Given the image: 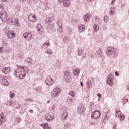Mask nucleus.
<instances>
[{
    "label": "nucleus",
    "instance_id": "1",
    "mask_svg": "<svg viewBox=\"0 0 129 129\" xmlns=\"http://www.w3.org/2000/svg\"><path fill=\"white\" fill-rule=\"evenodd\" d=\"M14 74L17 77H19V79H24L26 77V72L24 71H20L19 69L15 70Z\"/></svg>",
    "mask_w": 129,
    "mask_h": 129
},
{
    "label": "nucleus",
    "instance_id": "2",
    "mask_svg": "<svg viewBox=\"0 0 129 129\" xmlns=\"http://www.w3.org/2000/svg\"><path fill=\"white\" fill-rule=\"evenodd\" d=\"M115 52H116V49L112 47H108L106 51V53L108 56H113V55H115Z\"/></svg>",
    "mask_w": 129,
    "mask_h": 129
},
{
    "label": "nucleus",
    "instance_id": "3",
    "mask_svg": "<svg viewBox=\"0 0 129 129\" xmlns=\"http://www.w3.org/2000/svg\"><path fill=\"white\" fill-rule=\"evenodd\" d=\"M101 116V112L100 111L95 110L92 113L91 118L94 119H98Z\"/></svg>",
    "mask_w": 129,
    "mask_h": 129
},
{
    "label": "nucleus",
    "instance_id": "4",
    "mask_svg": "<svg viewBox=\"0 0 129 129\" xmlns=\"http://www.w3.org/2000/svg\"><path fill=\"white\" fill-rule=\"evenodd\" d=\"M60 94V88H55L53 89V91L51 93V96L54 98H56L58 95Z\"/></svg>",
    "mask_w": 129,
    "mask_h": 129
},
{
    "label": "nucleus",
    "instance_id": "5",
    "mask_svg": "<svg viewBox=\"0 0 129 129\" xmlns=\"http://www.w3.org/2000/svg\"><path fill=\"white\" fill-rule=\"evenodd\" d=\"M0 19L2 21H3V22H6V21L8 20V14L6 13L5 11H2L0 12Z\"/></svg>",
    "mask_w": 129,
    "mask_h": 129
},
{
    "label": "nucleus",
    "instance_id": "6",
    "mask_svg": "<svg viewBox=\"0 0 129 129\" xmlns=\"http://www.w3.org/2000/svg\"><path fill=\"white\" fill-rule=\"evenodd\" d=\"M55 28V24L54 22H50L46 26V29L47 30L48 33L52 32V30Z\"/></svg>",
    "mask_w": 129,
    "mask_h": 129
},
{
    "label": "nucleus",
    "instance_id": "7",
    "mask_svg": "<svg viewBox=\"0 0 129 129\" xmlns=\"http://www.w3.org/2000/svg\"><path fill=\"white\" fill-rule=\"evenodd\" d=\"M64 77L66 78L67 83H69V82L71 80V73H70V71H67L64 72Z\"/></svg>",
    "mask_w": 129,
    "mask_h": 129
},
{
    "label": "nucleus",
    "instance_id": "8",
    "mask_svg": "<svg viewBox=\"0 0 129 129\" xmlns=\"http://www.w3.org/2000/svg\"><path fill=\"white\" fill-rule=\"evenodd\" d=\"M23 37L27 41H30L33 37V34L31 32H26L23 34Z\"/></svg>",
    "mask_w": 129,
    "mask_h": 129
},
{
    "label": "nucleus",
    "instance_id": "9",
    "mask_svg": "<svg viewBox=\"0 0 129 129\" xmlns=\"http://www.w3.org/2000/svg\"><path fill=\"white\" fill-rule=\"evenodd\" d=\"M46 85H52L54 84V81L51 78V76H48L45 81Z\"/></svg>",
    "mask_w": 129,
    "mask_h": 129
},
{
    "label": "nucleus",
    "instance_id": "10",
    "mask_svg": "<svg viewBox=\"0 0 129 129\" xmlns=\"http://www.w3.org/2000/svg\"><path fill=\"white\" fill-rule=\"evenodd\" d=\"M7 36L9 39H13L14 37H16V32L14 30H10L7 33Z\"/></svg>",
    "mask_w": 129,
    "mask_h": 129
},
{
    "label": "nucleus",
    "instance_id": "11",
    "mask_svg": "<svg viewBox=\"0 0 129 129\" xmlns=\"http://www.w3.org/2000/svg\"><path fill=\"white\" fill-rule=\"evenodd\" d=\"M112 79H113V77L111 76H108L107 80H106V83L108 85H113V82H112Z\"/></svg>",
    "mask_w": 129,
    "mask_h": 129
},
{
    "label": "nucleus",
    "instance_id": "12",
    "mask_svg": "<svg viewBox=\"0 0 129 129\" xmlns=\"http://www.w3.org/2000/svg\"><path fill=\"white\" fill-rule=\"evenodd\" d=\"M6 119L7 118H6L5 115H2L0 114V125H2L3 124V122H6Z\"/></svg>",
    "mask_w": 129,
    "mask_h": 129
},
{
    "label": "nucleus",
    "instance_id": "13",
    "mask_svg": "<svg viewBox=\"0 0 129 129\" xmlns=\"http://www.w3.org/2000/svg\"><path fill=\"white\" fill-rule=\"evenodd\" d=\"M7 78H8V77H7L6 76L3 77V80H2V83H3V84L4 85H5L6 86H8L10 85V83L9 82L8 80H7Z\"/></svg>",
    "mask_w": 129,
    "mask_h": 129
},
{
    "label": "nucleus",
    "instance_id": "14",
    "mask_svg": "<svg viewBox=\"0 0 129 129\" xmlns=\"http://www.w3.org/2000/svg\"><path fill=\"white\" fill-rule=\"evenodd\" d=\"M84 30H85V26L84 24H80L79 25V31L80 33H82V32H84Z\"/></svg>",
    "mask_w": 129,
    "mask_h": 129
},
{
    "label": "nucleus",
    "instance_id": "15",
    "mask_svg": "<svg viewBox=\"0 0 129 129\" xmlns=\"http://www.w3.org/2000/svg\"><path fill=\"white\" fill-rule=\"evenodd\" d=\"M36 29L38 30L39 34H41L43 32V26L40 24L37 25Z\"/></svg>",
    "mask_w": 129,
    "mask_h": 129
},
{
    "label": "nucleus",
    "instance_id": "16",
    "mask_svg": "<svg viewBox=\"0 0 129 129\" xmlns=\"http://www.w3.org/2000/svg\"><path fill=\"white\" fill-rule=\"evenodd\" d=\"M28 19L30 22H36V20H37L36 18V15H30L28 16Z\"/></svg>",
    "mask_w": 129,
    "mask_h": 129
},
{
    "label": "nucleus",
    "instance_id": "17",
    "mask_svg": "<svg viewBox=\"0 0 129 129\" xmlns=\"http://www.w3.org/2000/svg\"><path fill=\"white\" fill-rule=\"evenodd\" d=\"M11 71V68L10 67H6L5 68L3 69L2 72L4 74H8V73H10V72Z\"/></svg>",
    "mask_w": 129,
    "mask_h": 129
},
{
    "label": "nucleus",
    "instance_id": "18",
    "mask_svg": "<svg viewBox=\"0 0 129 129\" xmlns=\"http://www.w3.org/2000/svg\"><path fill=\"white\" fill-rule=\"evenodd\" d=\"M67 117H68V112H67V111H63L61 115V118L62 120H65L66 119H67Z\"/></svg>",
    "mask_w": 129,
    "mask_h": 129
},
{
    "label": "nucleus",
    "instance_id": "19",
    "mask_svg": "<svg viewBox=\"0 0 129 129\" xmlns=\"http://www.w3.org/2000/svg\"><path fill=\"white\" fill-rule=\"evenodd\" d=\"M54 117H55L54 115H49L45 117V120H47V121H51V120H52V119H54Z\"/></svg>",
    "mask_w": 129,
    "mask_h": 129
},
{
    "label": "nucleus",
    "instance_id": "20",
    "mask_svg": "<svg viewBox=\"0 0 129 129\" xmlns=\"http://www.w3.org/2000/svg\"><path fill=\"white\" fill-rule=\"evenodd\" d=\"M97 55H98V57H99V58H102V56H103V54H102V52H101V48H99L98 50Z\"/></svg>",
    "mask_w": 129,
    "mask_h": 129
},
{
    "label": "nucleus",
    "instance_id": "21",
    "mask_svg": "<svg viewBox=\"0 0 129 129\" xmlns=\"http://www.w3.org/2000/svg\"><path fill=\"white\" fill-rule=\"evenodd\" d=\"M73 72L75 76H78L79 75V74L80 73V70L79 69L74 70Z\"/></svg>",
    "mask_w": 129,
    "mask_h": 129
},
{
    "label": "nucleus",
    "instance_id": "22",
    "mask_svg": "<svg viewBox=\"0 0 129 129\" xmlns=\"http://www.w3.org/2000/svg\"><path fill=\"white\" fill-rule=\"evenodd\" d=\"M73 101V98L69 97L67 99V102L69 104H71Z\"/></svg>",
    "mask_w": 129,
    "mask_h": 129
},
{
    "label": "nucleus",
    "instance_id": "23",
    "mask_svg": "<svg viewBox=\"0 0 129 129\" xmlns=\"http://www.w3.org/2000/svg\"><path fill=\"white\" fill-rule=\"evenodd\" d=\"M78 110H82V112H84L85 111V107L82 105H80L78 108Z\"/></svg>",
    "mask_w": 129,
    "mask_h": 129
},
{
    "label": "nucleus",
    "instance_id": "24",
    "mask_svg": "<svg viewBox=\"0 0 129 129\" xmlns=\"http://www.w3.org/2000/svg\"><path fill=\"white\" fill-rule=\"evenodd\" d=\"M63 4L65 7H69V5L70 4V1L69 0H66L63 2Z\"/></svg>",
    "mask_w": 129,
    "mask_h": 129
},
{
    "label": "nucleus",
    "instance_id": "25",
    "mask_svg": "<svg viewBox=\"0 0 129 129\" xmlns=\"http://www.w3.org/2000/svg\"><path fill=\"white\" fill-rule=\"evenodd\" d=\"M25 62L27 63H29V64H31L32 63V57H28L26 59H25Z\"/></svg>",
    "mask_w": 129,
    "mask_h": 129
},
{
    "label": "nucleus",
    "instance_id": "26",
    "mask_svg": "<svg viewBox=\"0 0 129 129\" xmlns=\"http://www.w3.org/2000/svg\"><path fill=\"white\" fill-rule=\"evenodd\" d=\"M99 30V26L97 24L94 25V32H97Z\"/></svg>",
    "mask_w": 129,
    "mask_h": 129
},
{
    "label": "nucleus",
    "instance_id": "27",
    "mask_svg": "<svg viewBox=\"0 0 129 129\" xmlns=\"http://www.w3.org/2000/svg\"><path fill=\"white\" fill-rule=\"evenodd\" d=\"M50 46V42L48 40H47L44 44L43 46L45 48H47V47H49Z\"/></svg>",
    "mask_w": 129,
    "mask_h": 129
},
{
    "label": "nucleus",
    "instance_id": "28",
    "mask_svg": "<svg viewBox=\"0 0 129 129\" xmlns=\"http://www.w3.org/2000/svg\"><path fill=\"white\" fill-rule=\"evenodd\" d=\"M14 25H16L17 27H20L21 25L19 23V19H16L14 22Z\"/></svg>",
    "mask_w": 129,
    "mask_h": 129
},
{
    "label": "nucleus",
    "instance_id": "29",
    "mask_svg": "<svg viewBox=\"0 0 129 129\" xmlns=\"http://www.w3.org/2000/svg\"><path fill=\"white\" fill-rule=\"evenodd\" d=\"M78 56H82L83 55V50L82 49H79L78 50Z\"/></svg>",
    "mask_w": 129,
    "mask_h": 129
},
{
    "label": "nucleus",
    "instance_id": "30",
    "mask_svg": "<svg viewBox=\"0 0 129 129\" xmlns=\"http://www.w3.org/2000/svg\"><path fill=\"white\" fill-rule=\"evenodd\" d=\"M84 20L85 22H87V21H89V15H86L84 16Z\"/></svg>",
    "mask_w": 129,
    "mask_h": 129
},
{
    "label": "nucleus",
    "instance_id": "31",
    "mask_svg": "<svg viewBox=\"0 0 129 129\" xmlns=\"http://www.w3.org/2000/svg\"><path fill=\"white\" fill-rule=\"evenodd\" d=\"M95 20L96 22H97V23H98V24H100L101 23V19H99V18H98V17L97 16H96L95 17Z\"/></svg>",
    "mask_w": 129,
    "mask_h": 129
},
{
    "label": "nucleus",
    "instance_id": "32",
    "mask_svg": "<svg viewBox=\"0 0 129 129\" xmlns=\"http://www.w3.org/2000/svg\"><path fill=\"white\" fill-rule=\"evenodd\" d=\"M52 22H53V21H52V19H51V18H48L46 19V20H45L46 24H48V25L49 23H52Z\"/></svg>",
    "mask_w": 129,
    "mask_h": 129
},
{
    "label": "nucleus",
    "instance_id": "33",
    "mask_svg": "<svg viewBox=\"0 0 129 129\" xmlns=\"http://www.w3.org/2000/svg\"><path fill=\"white\" fill-rule=\"evenodd\" d=\"M39 125H40V126H42L43 129H46V127L48 126V123H42V124H40Z\"/></svg>",
    "mask_w": 129,
    "mask_h": 129
},
{
    "label": "nucleus",
    "instance_id": "34",
    "mask_svg": "<svg viewBox=\"0 0 129 129\" xmlns=\"http://www.w3.org/2000/svg\"><path fill=\"white\" fill-rule=\"evenodd\" d=\"M57 32H58V33H60L61 34H62V33H63V28L61 27H57Z\"/></svg>",
    "mask_w": 129,
    "mask_h": 129
},
{
    "label": "nucleus",
    "instance_id": "35",
    "mask_svg": "<svg viewBox=\"0 0 129 129\" xmlns=\"http://www.w3.org/2000/svg\"><path fill=\"white\" fill-rule=\"evenodd\" d=\"M86 84L88 87H91L92 86V81L91 80L87 82Z\"/></svg>",
    "mask_w": 129,
    "mask_h": 129
},
{
    "label": "nucleus",
    "instance_id": "36",
    "mask_svg": "<svg viewBox=\"0 0 129 129\" xmlns=\"http://www.w3.org/2000/svg\"><path fill=\"white\" fill-rule=\"evenodd\" d=\"M23 68V70H24L23 71H24V72H27V73L29 72V71L30 70V69H29V68L27 67H22Z\"/></svg>",
    "mask_w": 129,
    "mask_h": 129
},
{
    "label": "nucleus",
    "instance_id": "37",
    "mask_svg": "<svg viewBox=\"0 0 129 129\" xmlns=\"http://www.w3.org/2000/svg\"><path fill=\"white\" fill-rule=\"evenodd\" d=\"M12 104H13V100H8L6 103V105L10 106V105H12Z\"/></svg>",
    "mask_w": 129,
    "mask_h": 129
},
{
    "label": "nucleus",
    "instance_id": "38",
    "mask_svg": "<svg viewBox=\"0 0 129 129\" xmlns=\"http://www.w3.org/2000/svg\"><path fill=\"white\" fill-rule=\"evenodd\" d=\"M120 120H124L125 116L124 114L120 115L119 117Z\"/></svg>",
    "mask_w": 129,
    "mask_h": 129
},
{
    "label": "nucleus",
    "instance_id": "39",
    "mask_svg": "<svg viewBox=\"0 0 129 129\" xmlns=\"http://www.w3.org/2000/svg\"><path fill=\"white\" fill-rule=\"evenodd\" d=\"M109 20V18H108V16L106 15L104 17V20L105 23H107Z\"/></svg>",
    "mask_w": 129,
    "mask_h": 129
},
{
    "label": "nucleus",
    "instance_id": "40",
    "mask_svg": "<svg viewBox=\"0 0 129 129\" xmlns=\"http://www.w3.org/2000/svg\"><path fill=\"white\" fill-rule=\"evenodd\" d=\"M62 21H58L57 22V27H62Z\"/></svg>",
    "mask_w": 129,
    "mask_h": 129
},
{
    "label": "nucleus",
    "instance_id": "41",
    "mask_svg": "<svg viewBox=\"0 0 129 129\" xmlns=\"http://www.w3.org/2000/svg\"><path fill=\"white\" fill-rule=\"evenodd\" d=\"M35 90H36V91H37V92H39L40 91H41V90H42V87H36L35 88Z\"/></svg>",
    "mask_w": 129,
    "mask_h": 129
},
{
    "label": "nucleus",
    "instance_id": "42",
    "mask_svg": "<svg viewBox=\"0 0 129 129\" xmlns=\"http://www.w3.org/2000/svg\"><path fill=\"white\" fill-rule=\"evenodd\" d=\"M69 94L72 96V97H75V93H74V91L70 92Z\"/></svg>",
    "mask_w": 129,
    "mask_h": 129
},
{
    "label": "nucleus",
    "instance_id": "43",
    "mask_svg": "<svg viewBox=\"0 0 129 129\" xmlns=\"http://www.w3.org/2000/svg\"><path fill=\"white\" fill-rule=\"evenodd\" d=\"M119 112H120V111H116L115 115L116 117H119V116L121 115V114H119Z\"/></svg>",
    "mask_w": 129,
    "mask_h": 129
},
{
    "label": "nucleus",
    "instance_id": "44",
    "mask_svg": "<svg viewBox=\"0 0 129 129\" xmlns=\"http://www.w3.org/2000/svg\"><path fill=\"white\" fill-rule=\"evenodd\" d=\"M63 42L64 43H67V42H69V38L68 37H64Z\"/></svg>",
    "mask_w": 129,
    "mask_h": 129
},
{
    "label": "nucleus",
    "instance_id": "45",
    "mask_svg": "<svg viewBox=\"0 0 129 129\" xmlns=\"http://www.w3.org/2000/svg\"><path fill=\"white\" fill-rule=\"evenodd\" d=\"M46 53L47 54H48V55H52V51H51V50L50 49H47Z\"/></svg>",
    "mask_w": 129,
    "mask_h": 129
},
{
    "label": "nucleus",
    "instance_id": "46",
    "mask_svg": "<svg viewBox=\"0 0 129 129\" xmlns=\"http://www.w3.org/2000/svg\"><path fill=\"white\" fill-rule=\"evenodd\" d=\"M108 117H107V113H105V118H104V119L103 120V122H105V120H106L107 119Z\"/></svg>",
    "mask_w": 129,
    "mask_h": 129
},
{
    "label": "nucleus",
    "instance_id": "47",
    "mask_svg": "<svg viewBox=\"0 0 129 129\" xmlns=\"http://www.w3.org/2000/svg\"><path fill=\"white\" fill-rule=\"evenodd\" d=\"M21 118L20 117H17L16 119V121H17V122H20V121H21Z\"/></svg>",
    "mask_w": 129,
    "mask_h": 129
},
{
    "label": "nucleus",
    "instance_id": "48",
    "mask_svg": "<svg viewBox=\"0 0 129 129\" xmlns=\"http://www.w3.org/2000/svg\"><path fill=\"white\" fill-rule=\"evenodd\" d=\"M0 53H4V47H0Z\"/></svg>",
    "mask_w": 129,
    "mask_h": 129
},
{
    "label": "nucleus",
    "instance_id": "49",
    "mask_svg": "<svg viewBox=\"0 0 129 129\" xmlns=\"http://www.w3.org/2000/svg\"><path fill=\"white\" fill-rule=\"evenodd\" d=\"M26 101H33V99L32 98H27Z\"/></svg>",
    "mask_w": 129,
    "mask_h": 129
},
{
    "label": "nucleus",
    "instance_id": "50",
    "mask_svg": "<svg viewBox=\"0 0 129 129\" xmlns=\"http://www.w3.org/2000/svg\"><path fill=\"white\" fill-rule=\"evenodd\" d=\"M15 94L14 93L12 94H11V95H10L11 98H14V97H15Z\"/></svg>",
    "mask_w": 129,
    "mask_h": 129
},
{
    "label": "nucleus",
    "instance_id": "51",
    "mask_svg": "<svg viewBox=\"0 0 129 129\" xmlns=\"http://www.w3.org/2000/svg\"><path fill=\"white\" fill-rule=\"evenodd\" d=\"M23 67H24L23 66H20V65L17 66V68H18V69H22L23 70Z\"/></svg>",
    "mask_w": 129,
    "mask_h": 129
},
{
    "label": "nucleus",
    "instance_id": "52",
    "mask_svg": "<svg viewBox=\"0 0 129 129\" xmlns=\"http://www.w3.org/2000/svg\"><path fill=\"white\" fill-rule=\"evenodd\" d=\"M79 114H82L84 112H82V110H78Z\"/></svg>",
    "mask_w": 129,
    "mask_h": 129
},
{
    "label": "nucleus",
    "instance_id": "53",
    "mask_svg": "<svg viewBox=\"0 0 129 129\" xmlns=\"http://www.w3.org/2000/svg\"><path fill=\"white\" fill-rule=\"evenodd\" d=\"M97 96H98L99 99H101V94H100V93H98Z\"/></svg>",
    "mask_w": 129,
    "mask_h": 129
},
{
    "label": "nucleus",
    "instance_id": "54",
    "mask_svg": "<svg viewBox=\"0 0 129 129\" xmlns=\"http://www.w3.org/2000/svg\"><path fill=\"white\" fill-rule=\"evenodd\" d=\"M9 22H10L11 24H14V21L13 20V19H9Z\"/></svg>",
    "mask_w": 129,
    "mask_h": 129
},
{
    "label": "nucleus",
    "instance_id": "55",
    "mask_svg": "<svg viewBox=\"0 0 129 129\" xmlns=\"http://www.w3.org/2000/svg\"><path fill=\"white\" fill-rule=\"evenodd\" d=\"M16 108L17 109H20V108H21V105L19 104L18 105H17L16 106Z\"/></svg>",
    "mask_w": 129,
    "mask_h": 129
},
{
    "label": "nucleus",
    "instance_id": "56",
    "mask_svg": "<svg viewBox=\"0 0 129 129\" xmlns=\"http://www.w3.org/2000/svg\"><path fill=\"white\" fill-rule=\"evenodd\" d=\"M115 1L116 0H112L111 3L112 5H114V3H115Z\"/></svg>",
    "mask_w": 129,
    "mask_h": 129
},
{
    "label": "nucleus",
    "instance_id": "57",
    "mask_svg": "<svg viewBox=\"0 0 129 129\" xmlns=\"http://www.w3.org/2000/svg\"><path fill=\"white\" fill-rule=\"evenodd\" d=\"M18 57H19V58H23V57H24V55L23 54H21V53H19V55Z\"/></svg>",
    "mask_w": 129,
    "mask_h": 129
},
{
    "label": "nucleus",
    "instance_id": "58",
    "mask_svg": "<svg viewBox=\"0 0 129 129\" xmlns=\"http://www.w3.org/2000/svg\"><path fill=\"white\" fill-rule=\"evenodd\" d=\"M113 13L114 12L112 11H110V13H109L110 16H112V15H113Z\"/></svg>",
    "mask_w": 129,
    "mask_h": 129
},
{
    "label": "nucleus",
    "instance_id": "59",
    "mask_svg": "<svg viewBox=\"0 0 129 129\" xmlns=\"http://www.w3.org/2000/svg\"><path fill=\"white\" fill-rule=\"evenodd\" d=\"M0 9H2V10H5V7L3 5H0Z\"/></svg>",
    "mask_w": 129,
    "mask_h": 129
},
{
    "label": "nucleus",
    "instance_id": "60",
    "mask_svg": "<svg viewBox=\"0 0 129 129\" xmlns=\"http://www.w3.org/2000/svg\"><path fill=\"white\" fill-rule=\"evenodd\" d=\"M115 74L116 76H119V74H118V72L116 71L115 72Z\"/></svg>",
    "mask_w": 129,
    "mask_h": 129
},
{
    "label": "nucleus",
    "instance_id": "61",
    "mask_svg": "<svg viewBox=\"0 0 129 129\" xmlns=\"http://www.w3.org/2000/svg\"><path fill=\"white\" fill-rule=\"evenodd\" d=\"M29 112H30V113H34V111L33 109H31L29 110Z\"/></svg>",
    "mask_w": 129,
    "mask_h": 129
},
{
    "label": "nucleus",
    "instance_id": "62",
    "mask_svg": "<svg viewBox=\"0 0 129 129\" xmlns=\"http://www.w3.org/2000/svg\"><path fill=\"white\" fill-rule=\"evenodd\" d=\"M46 129H51V127L47 125V126H46Z\"/></svg>",
    "mask_w": 129,
    "mask_h": 129
},
{
    "label": "nucleus",
    "instance_id": "63",
    "mask_svg": "<svg viewBox=\"0 0 129 129\" xmlns=\"http://www.w3.org/2000/svg\"><path fill=\"white\" fill-rule=\"evenodd\" d=\"M80 84H81V86H83V82H80Z\"/></svg>",
    "mask_w": 129,
    "mask_h": 129
},
{
    "label": "nucleus",
    "instance_id": "64",
    "mask_svg": "<svg viewBox=\"0 0 129 129\" xmlns=\"http://www.w3.org/2000/svg\"><path fill=\"white\" fill-rule=\"evenodd\" d=\"M85 58H86V56L85 55L83 56V58H82V60H83V59H85Z\"/></svg>",
    "mask_w": 129,
    "mask_h": 129
}]
</instances>
